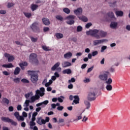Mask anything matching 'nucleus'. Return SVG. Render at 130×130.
<instances>
[{"label": "nucleus", "instance_id": "1", "mask_svg": "<svg viewBox=\"0 0 130 130\" xmlns=\"http://www.w3.org/2000/svg\"><path fill=\"white\" fill-rule=\"evenodd\" d=\"M98 92L96 88H91L88 92L87 100L90 102L94 101L97 98Z\"/></svg>", "mask_w": 130, "mask_h": 130}, {"label": "nucleus", "instance_id": "2", "mask_svg": "<svg viewBox=\"0 0 130 130\" xmlns=\"http://www.w3.org/2000/svg\"><path fill=\"white\" fill-rule=\"evenodd\" d=\"M36 71H27V73L30 76L31 82L33 83H37L39 80L38 74L36 73Z\"/></svg>", "mask_w": 130, "mask_h": 130}, {"label": "nucleus", "instance_id": "3", "mask_svg": "<svg viewBox=\"0 0 130 130\" xmlns=\"http://www.w3.org/2000/svg\"><path fill=\"white\" fill-rule=\"evenodd\" d=\"M96 33L95 34L94 38L96 39H100L103 38H105L107 35V32L103 30L95 29Z\"/></svg>", "mask_w": 130, "mask_h": 130}, {"label": "nucleus", "instance_id": "4", "mask_svg": "<svg viewBox=\"0 0 130 130\" xmlns=\"http://www.w3.org/2000/svg\"><path fill=\"white\" fill-rule=\"evenodd\" d=\"M38 26V22H34L31 25H30V28L34 32L40 33V29Z\"/></svg>", "mask_w": 130, "mask_h": 130}, {"label": "nucleus", "instance_id": "5", "mask_svg": "<svg viewBox=\"0 0 130 130\" xmlns=\"http://www.w3.org/2000/svg\"><path fill=\"white\" fill-rule=\"evenodd\" d=\"M110 75V73L109 72H105L103 74L99 75V78L103 81H106L108 79V76Z\"/></svg>", "mask_w": 130, "mask_h": 130}, {"label": "nucleus", "instance_id": "6", "mask_svg": "<svg viewBox=\"0 0 130 130\" xmlns=\"http://www.w3.org/2000/svg\"><path fill=\"white\" fill-rule=\"evenodd\" d=\"M29 61L32 63H38L37 55L35 53H31L29 56Z\"/></svg>", "mask_w": 130, "mask_h": 130}, {"label": "nucleus", "instance_id": "7", "mask_svg": "<svg viewBox=\"0 0 130 130\" xmlns=\"http://www.w3.org/2000/svg\"><path fill=\"white\" fill-rule=\"evenodd\" d=\"M66 19L69 20L67 21V23L69 25H73L75 23V21L74 20L75 19V15H69L68 16L66 17Z\"/></svg>", "mask_w": 130, "mask_h": 130}, {"label": "nucleus", "instance_id": "8", "mask_svg": "<svg viewBox=\"0 0 130 130\" xmlns=\"http://www.w3.org/2000/svg\"><path fill=\"white\" fill-rule=\"evenodd\" d=\"M4 56L5 57L8 58V61H9V62L13 61L15 59V57H14L13 55L11 56L10 54L7 53H5L4 54Z\"/></svg>", "mask_w": 130, "mask_h": 130}, {"label": "nucleus", "instance_id": "9", "mask_svg": "<svg viewBox=\"0 0 130 130\" xmlns=\"http://www.w3.org/2000/svg\"><path fill=\"white\" fill-rule=\"evenodd\" d=\"M106 41H107L106 39H102V40H95L93 41V44L94 46H97L99 44L103 43Z\"/></svg>", "mask_w": 130, "mask_h": 130}, {"label": "nucleus", "instance_id": "10", "mask_svg": "<svg viewBox=\"0 0 130 130\" xmlns=\"http://www.w3.org/2000/svg\"><path fill=\"white\" fill-rule=\"evenodd\" d=\"M96 31L97 30L96 29H92L90 30L87 31L86 33L87 35H90L91 37L95 38V35L96 33Z\"/></svg>", "mask_w": 130, "mask_h": 130}, {"label": "nucleus", "instance_id": "11", "mask_svg": "<svg viewBox=\"0 0 130 130\" xmlns=\"http://www.w3.org/2000/svg\"><path fill=\"white\" fill-rule=\"evenodd\" d=\"M37 122L40 125L46 124V121L44 119H42V117H40L37 118Z\"/></svg>", "mask_w": 130, "mask_h": 130}, {"label": "nucleus", "instance_id": "12", "mask_svg": "<svg viewBox=\"0 0 130 130\" xmlns=\"http://www.w3.org/2000/svg\"><path fill=\"white\" fill-rule=\"evenodd\" d=\"M83 12L82 8H77L76 10L74 11V13L76 14V16H79L82 15Z\"/></svg>", "mask_w": 130, "mask_h": 130}, {"label": "nucleus", "instance_id": "13", "mask_svg": "<svg viewBox=\"0 0 130 130\" xmlns=\"http://www.w3.org/2000/svg\"><path fill=\"white\" fill-rule=\"evenodd\" d=\"M43 23H44V25L46 26H49L50 24V21L48 18H43L42 19Z\"/></svg>", "mask_w": 130, "mask_h": 130}, {"label": "nucleus", "instance_id": "14", "mask_svg": "<svg viewBox=\"0 0 130 130\" xmlns=\"http://www.w3.org/2000/svg\"><path fill=\"white\" fill-rule=\"evenodd\" d=\"M73 98L75 99L73 101V103H75V104H79L80 101L79 95H75L74 96H73Z\"/></svg>", "mask_w": 130, "mask_h": 130}, {"label": "nucleus", "instance_id": "15", "mask_svg": "<svg viewBox=\"0 0 130 130\" xmlns=\"http://www.w3.org/2000/svg\"><path fill=\"white\" fill-rule=\"evenodd\" d=\"M71 66H72V64L68 61H64L63 63H62V67L63 68L70 67Z\"/></svg>", "mask_w": 130, "mask_h": 130}, {"label": "nucleus", "instance_id": "16", "mask_svg": "<svg viewBox=\"0 0 130 130\" xmlns=\"http://www.w3.org/2000/svg\"><path fill=\"white\" fill-rule=\"evenodd\" d=\"M73 56V54L71 52H69L64 54V58H71Z\"/></svg>", "mask_w": 130, "mask_h": 130}, {"label": "nucleus", "instance_id": "17", "mask_svg": "<svg viewBox=\"0 0 130 130\" xmlns=\"http://www.w3.org/2000/svg\"><path fill=\"white\" fill-rule=\"evenodd\" d=\"M48 104H49V101H44V102L37 104V105H36V106L37 107H39L40 106L43 105V104L46 105Z\"/></svg>", "mask_w": 130, "mask_h": 130}, {"label": "nucleus", "instance_id": "18", "mask_svg": "<svg viewBox=\"0 0 130 130\" xmlns=\"http://www.w3.org/2000/svg\"><path fill=\"white\" fill-rule=\"evenodd\" d=\"M1 120L4 122L10 123V122L11 121L12 119H10L8 117H3L1 118Z\"/></svg>", "mask_w": 130, "mask_h": 130}, {"label": "nucleus", "instance_id": "19", "mask_svg": "<svg viewBox=\"0 0 130 130\" xmlns=\"http://www.w3.org/2000/svg\"><path fill=\"white\" fill-rule=\"evenodd\" d=\"M2 67H3L4 68L11 69V68H14V66L13 65L12 63H10L8 64H3L2 65Z\"/></svg>", "mask_w": 130, "mask_h": 130}, {"label": "nucleus", "instance_id": "20", "mask_svg": "<svg viewBox=\"0 0 130 130\" xmlns=\"http://www.w3.org/2000/svg\"><path fill=\"white\" fill-rule=\"evenodd\" d=\"M20 71L21 69L19 67H16L14 72H13V74H14V75H18L20 72Z\"/></svg>", "mask_w": 130, "mask_h": 130}, {"label": "nucleus", "instance_id": "21", "mask_svg": "<svg viewBox=\"0 0 130 130\" xmlns=\"http://www.w3.org/2000/svg\"><path fill=\"white\" fill-rule=\"evenodd\" d=\"M78 18L79 19V20L83 21V22H87L88 21V18L84 16H82L81 17L80 16H78Z\"/></svg>", "mask_w": 130, "mask_h": 130}, {"label": "nucleus", "instance_id": "22", "mask_svg": "<svg viewBox=\"0 0 130 130\" xmlns=\"http://www.w3.org/2000/svg\"><path fill=\"white\" fill-rule=\"evenodd\" d=\"M115 14L117 17H122L123 15V12L121 11H117Z\"/></svg>", "mask_w": 130, "mask_h": 130}, {"label": "nucleus", "instance_id": "23", "mask_svg": "<svg viewBox=\"0 0 130 130\" xmlns=\"http://www.w3.org/2000/svg\"><path fill=\"white\" fill-rule=\"evenodd\" d=\"M117 25H118L117 22H111V24H110V27L113 29H114L117 27Z\"/></svg>", "mask_w": 130, "mask_h": 130}, {"label": "nucleus", "instance_id": "24", "mask_svg": "<svg viewBox=\"0 0 130 130\" xmlns=\"http://www.w3.org/2000/svg\"><path fill=\"white\" fill-rule=\"evenodd\" d=\"M72 70H71V69H66L62 71V74H63L69 75V74H72Z\"/></svg>", "mask_w": 130, "mask_h": 130}, {"label": "nucleus", "instance_id": "25", "mask_svg": "<svg viewBox=\"0 0 130 130\" xmlns=\"http://www.w3.org/2000/svg\"><path fill=\"white\" fill-rule=\"evenodd\" d=\"M38 8V6L36 4H31V10L32 12H34Z\"/></svg>", "mask_w": 130, "mask_h": 130}, {"label": "nucleus", "instance_id": "26", "mask_svg": "<svg viewBox=\"0 0 130 130\" xmlns=\"http://www.w3.org/2000/svg\"><path fill=\"white\" fill-rule=\"evenodd\" d=\"M2 102L4 104H7V105L10 103L9 100L6 98L3 99Z\"/></svg>", "mask_w": 130, "mask_h": 130}, {"label": "nucleus", "instance_id": "27", "mask_svg": "<svg viewBox=\"0 0 130 130\" xmlns=\"http://www.w3.org/2000/svg\"><path fill=\"white\" fill-rule=\"evenodd\" d=\"M60 66V63L59 62H57L55 63L52 68L51 69L52 71H54L55 69H56L58 67H59Z\"/></svg>", "mask_w": 130, "mask_h": 130}, {"label": "nucleus", "instance_id": "28", "mask_svg": "<svg viewBox=\"0 0 130 130\" xmlns=\"http://www.w3.org/2000/svg\"><path fill=\"white\" fill-rule=\"evenodd\" d=\"M55 36L57 39H60L63 38V35L60 33H56Z\"/></svg>", "mask_w": 130, "mask_h": 130}, {"label": "nucleus", "instance_id": "29", "mask_svg": "<svg viewBox=\"0 0 130 130\" xmlns=\"http://www.w3.org/2000/svg\"><path fill=\"white\" fill-rule=\"evenodd\" d=\"M108 16L111 19L115 18L114 13L112 12H110L107 14Z\"/></svg>", "mask_w": 130, "mask_h": 130}, {"label": "nucleus", "instance_id": "30", "mask_svg": "<svg viewBox=\"0 0 130 130\" xmlns=\"http://www.w3.org/2000/svg\"><path fill=\"white\" fill-rule=\"evenodd\" d=\"M31 103L29 100H26L25 103H24L23 106L25 107H28L29 106V103Z\"/></svg>", "mask_w": 130, "mask_h": 130}, {"label": "nucleus", "instance_id": "31", "mask_svg": "<svg viewBox=\"0 0 130 130\" xmlns=\"http://www.w3.org/2000/svg\"><path fill=\"white\" fill-rule=\"evenodd\" d=\"M84 104H85V106H86V109H88L90 108L91 105H90V103L89 102H88V101H85L84 102Z\"/></svg>", "mask_w": 130, "mask_h": 130}, {"label": "nucleus", "instance_id": "32", "mask_svg": "<svg viewBox=\"0 0 130 130\" xmlns=\"http://www.w3.org/2000/svg\"><path fill=\"white\" fill-rule=\"evenodd\" d=\"M55 18L56 19V20L60 21H62L63 20V17H62L61 15H56L55 16Z\"/></svg>", "mask_w": 130, "mask_h": 130}, {"label": "nucleus", "instance_id": "33", "mask_svg": "<svg viewBox=\"0 0 130 130\" xmlns=\"http://www.w3.org/2000/svg\"><path fill=\"white\" fill-rule=\"evenodd\" d=\"M23 14L25 17L28 19H29L31 16V14L30 13L23 12Z\"/></svg>", "mask_w": 130, "mask_h": 130}, {"label": "nucleus", "instance_id": "34", "mask_svg": "<svg viewBox=\"0 0 130 130\" xmlns=\"http://www.w3.org/2000/svg\"><path fill=\"white\" fill-rule=\"evenodd\" d=\"M63 12H64V13H66V14H69L71 13V10L67 8H63Z\"/></svg>", "mask_w": 130, "mask_h": 130}, {"label": "nucleus", "instance_id": "35", "mask_svg": "<svg viewBox=\"0 0 130 130\" xmlns=\"http://www.w3.org/2000/svg\"><path fill=\"white\" fill-rule=\"evenodd\" d=\"M30 39L32 42L35 43L38 40V38H34V37H30Z\"/></svg>", "mask_w": 130, "mask_h": 130}, {"label": "nucleus", "instance_id": "36", "mask_svg": "<svg viewBox=\"0 0 130 130\" xmlns=\"http://www.w3.org/2000/svg\"><path fill=\"white\" fill-rule=\"evenodd\" d=\"M42 48L45 51H51V49H49V47H47L46 46L43 45L42 46Z\"/></svg>", "mask_w": 130, "mask_h": 130}, {"label": "nucleus", "instance_id": "37", "mask_svg": "<svg viewBox=\"0 0 130 130\" xmlns=\"http://www.w3.org/2000/svg\"><path fill=\"white\" fill-rule=\"evenodd\" d=\"M21 80L20 78H14L13 79V82H14L16 83H19Z\"/></svg>", "mask_w": 130, "mask_h": 130}, {"label": "nucleus", "instance_id": "38", "mask_svg": "<svg viewBox=\"0 0 130 130\" xmlns=\"http://www.w3.org/2000/svg\"><path fill=\"white\" fill-rule=\"evenodd\" d=\"M106 89L108 90V91H111L112 90V86L110 84H108L106 86Z\"/></svg>", "mask_w": 130, "mask_h": 130}, {"label": "nucleus", "instance_id": "39", "mask_svg": "<svg viewBox=\"0 0 130 130\" xmlns=\"http://www.w3.org/2000/svg\"><path fill=\"white\" fill-rule=\"evenodd\" d=\"M14 116H15L16 118H17V120H18V121H19V116H20L19 113L18 112H16L14 113Z\"/></svg>", "mask_w": 130, "mask_h": 130}, {"label": "nucleus", "instance_id": "40", "mask_svg": "<svg viewBox=\"0 0 130 130\" xmlns=\"http://www.w3.org/2000/svg\"><path fill=\"white\" fill-rule=\"evenodd\" d=\"M64 99V97L63 96H60V98H57V100L59 103H62V102H63V100H62V99Z\"/></svg>", "mask_w": 130, "mask_h": 130}, {"label": "nucleus", "instance_id": "41", "mask_svg": "<svg viewBox=\"0 0 130 130\" xmlns=\"http://www.w3.org/2000/svg\"><path fill=\"white\" fill-rule=\"evenodd\" d=\"M117 1H114L113 3H110L109 6L110 7H114L116 6Z\"/></svg>", "mask_w": 130, "mask_h": 130}, {"label": "nucleus", "instance_id": "42", "mask_svg": "<svg viewBox=\"0 0 130 130\" xmlns=\"http://www.w3.org/2000/svg\"><path fill=\"white\" fill-rule=\"evenodd\" d=\"M106 83L108 85H110L112 83V78L108 79V80H106Z\"/></svg>", "mask_w": 130, "mask_h": 130}, {"label": "nucleus", "instance_id": "43", "mask_svg": "<svg viewBox=\"0 0 130 130\" xmlns=\"http://www.w3.org/2000/svg\"><path fill=\"white\" fill-rule=\"evenodd\" d=\"M32 94L33 93L32 92H28V93H26L25 94V97L26 98V99H28L29 97H30L31 95H32Z\"/></svg>", "mask_w": 130, "mask_h": 130}, {"label": "nucleus", "instance_id": "44", "mask_svg": "<svg viewBox=\"0 0 130 130\" xmlns=\"http://www.w3.org/2000/svg\"><path fill=\"white\" fill-rule=\"evenodd\" d=\"M82 29H83V28L81 26L79 25L78 26H77V32H81L82 31Z\"/></svg>", "mask_w": 130, "mask_h": 130}, {"label": "nucleus", "instance_id": "45", "mask_svg": "<svg viewBox=\"0 0 130 130\" xmlns=\"http://www.w3.org/2000/svg\"><path fill=\"white\" fill-rule=\"evenodd\" d=\"M21 82L23 83H29V80L27 79H26V78H23L21 80Z\"/></svg>", "mask_w": 130, "mask_h": 130}, {"label": "nucleus", "instance_id": "46", "mask_svg": "<svg viewBox=\"0 0 130 130\" xmlns=\"http://www.w3.org/2000/svg\"><path fill=\"white\" fill-rule=\"evenodd\" d=\"M9 123H11L12 125H14V126H16L18 124V123L16 122L13 121L12 119H11V121H10Z\"/></svg>", "mask_w": 130, "mask_h": 130}, {"label": "nucleus", "instance_id": "47", "mask_svg": "<svg viewBox=\"0 0 130 130\" xmlns=\"http://www.w3.org/2000/svg\"><path fill=\"white\" fill-rule=\"evenodd\" d=\"M30 103H34L35 101H36V98H35V96H32L30 98Z\"/></svg>", "mask_w": 130, "mask_h": 130}, {"label": "nucleus", "instance_id": "48", "mask_svg": "<svg viewBox=\"0 0 130 130\" xmlns=\"http://www.w3.org/2000/svg\"><path fill=\"white\" fill-rule=\"evenodd\" d=\"M76 82V79L74 78H72L71 80H69V83H75Z\"/></svg>", "mask_w": 130, "mask_h": 130}, {"label": "nucleus", "instance_id": "49", "mask_svg": "<svg viewBox=\"0 0 130 130\" xmlns=\"http://www.w3.org/2000/svg\"><path fill=\"white\" fill-rule=\"evenodd\" d=\"M19 65L23 66L24 67H27L28 66V63L26 61H24L21 63H20Z\"/></svg>", "mask_w": 130, "mask_h": 130}, {"label": "nucleus", "instance_id": "50", "mask_svg": "<svg viewBox=\"0 0 130 130\" xmlns=\"http://www.w3.org/2000/svg\"><path fill=\"white\" fill-rule=\"evenodd\" d=\"M63 109H64V107H62V106H59V107H57V110L59 111H61Z\"/></svg>", "mask_w": 130, "mask_h": 130}, {"label": "nucleus", "instance_id": "51", "mask_svg": "<svg viewBox=\"0 0 130 130\" xmlns=\"http://www.w3.org/2000/svg\"><path fill=\"white\" fill-rule=\"evenodd\" d=\"M92 25V24L91 22L88 23L85 25V27L86 28H89Z\"/></svg>", "mask_w": 130, "mask_h": 130}, {"label": "nucleus", "instance_id": "52", "mask_svg": "<svg viewBox=\"0 0 130 130\" xmlns=\"http://www.w3.org/2000/svg\"><path fill=\"white\" fill-rule=\"evenodd\" d=\"M14 5V4L13 3H8V7L9 8H10L12 7H13Z\"/></svg>", "mask_w": 130, "mask_h": 130}, {"label": "nucleus", "instance_id": "53", "mask_svg": "<svg viewBox=\"0 0 130 130\" xmlns=\"http://www.w3.org/2000/svg\"><path fill=\"white\" fill-rule=\"evenodd\" d=\"M98 54V51H94L92 52V56H95V55Z\"/></svg>", "mask_w": 130, "mask_h": 130}, {"label": "nucleus", "instance_id": "54", "mask_svg": "<svg viewBox=\"0 0 130 130\" xmlns=\"http://www.w3.org/2000/svg\"><path fill=\"white\" fill-rule=\"evenodd\" d=\"M107 49L106 46H103L101 48V52H104V51Z\"/></svg>", "mask_w": 130, "mask_h": 130}, {"label": "nucleus", "instance_id": "55", "mask_svg": "<svg viewBox=\"0 0 130 130\" xmlns=\"http://www.w3.org/2000/svg\"><path fill=\"white\" fill-rule=\"evenodd\" d=\"M94 69V66H92L91 68H89L87 69V73H90L92 71V70Z\"/></svg>", "mask_w": 130, "mask_h": 130}, {"label": "nucleus", "instance_id": "56", "mask_svg": "<svg viewBox=\"0 0 130 130\" xmlns=\"http://www.w3.org/2000/svg\"><path fill=\"white\" fill-rule=\"evenodd\" d=\"M36 125V122H35V121H30V126H35Z\"/></svg>", "mask_w": 130, "mask_h": 130}, {"label": "nucleus", "instance_id": "57", "mask_svg": "<svg viewBox=\"0 0 130 130\" xmlns=\"http://www.w3.org/2000/svg\"><path fill=\"white\" fill-rule=\"evenodd\" d=\"M8 110L10 112L14 111V107H12V106L9 107Z\"/></svg>", "mask_w": 130, "mask_h": 130}, {"label": "nucleus", "instance_id": "58", "mask_svg": "<svg viewBox=\"0 0 130 130\" xmlns=\"http://www.w3.org/2000/svg\"><path fill=\"white\" fill-rule=\"evenodd\" d=\"M87 64L85 63V64H83V65H81V68L82 69H86V67H87Z\"/></svg>", "mask_w": 130, "mask_h": 130}, {"label": "nucleus", "instance_id": "59", "mask_svg": "<svg viewBox=\"0 0 130 130\" xmlns=\"http://www.w3.org/2000/svg\"><path fill=\"white\" fill-rule=\"evenodd\" d=\"M3 74L5 75V76H9L10 75V73L7 71H4L3 72Z\"/></svg>", "mask_w": 130, "mask_h": 130}, {"label": "nucleus", "instance_id": "60", "mask_svg": "<svg viewBox=\"0 0 130 130\" xmlns=\"http://www.w3.org/2000/svg\"><path fill=\"white\" fill-rule=\"evenodd\" d=\"M42 108H40V107H39L38 108H36L35 111L37 112H39V111H41Z\"/></svg>", "mask_w": 130, "mask_h": 130}, {"label": "nucleus", "instance_id": "61", "mask_svg": "<svg viewBox=\"0 0 130 130\" xmlns=\"http://www.w3.org/2000/svg\"><path fill=\"white\" fill-rule=\"evenodd\" d=\"M37 115H38V113H37V112H34L32 113V117H36Z\"/></svg>", "mask_w": 130, "mask_h": 130}, {"label": "nucleus", "instance_id": "62", "mask_svg": "<svg viewBox=\"0 0 130 130\" xmlns=\"http://www.w3.org/2000/svg\"><path fill=\"white\" fill-rule=\"evenodd\" d=\"M49 30H50V28L49 27H44V31L45 32L49 31Z\"/></svg>", "mask_w": 130, "mask_h": 130}, {"label": "nucleus", "instance_id": "63", "mask_svg": "<svg viewBox=\"0 0 130 130\" xmlns=\"http://www.w3.org/2000/svg\"><path fill=\"white\" fill-rule=\"evenodd\" d=\"M17 109L18 111H21L22 109L21 106L20 105H18Z\"/></svg>", "mask_w": 130, "mask_h": 130}, {"label": "nucleus", "instance_id": "64", "mask_svg": "<svg viewBox=\"0 0 130 130\" xmlns=\"http://www.w3.org/2000/svg\"><path fill=\"white\" fill-rule=\"evenodd\" d=\"M22 115L24 117H27L28 116L27 114L25 112H23Z\"/></svg>", "mask_w": 130, "mask_h": 130}]
</instances>
